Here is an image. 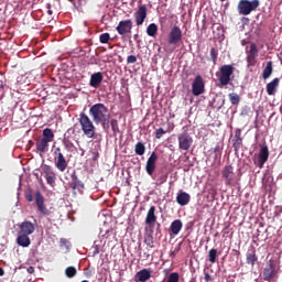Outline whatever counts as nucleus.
<instances>
[{"label": "nucleus", "instance_id": "nucleus-46", "mask_svg": "<svg viewBox=\"0 0 282 282\" xmlns=\"http://www.w3.org/2000/svg\"><path fill=\"white\" fill-rule=\"evenodd\" d=\"M127 63H128L129 65H131V64H133V63H138V57H137L135 55H129V56L127 57Z\"/></svg>", "mask_w": 282, "mask_h": 282}, {"label": "nucleus", "instance_id": "nucleus-36", "mask_svg": "<svg viewBox=\"0 0 282 282\" xmlns=\"http://www.w3.org/2000/svg\"><path fill=\"white\" fill-rule=\"evenodd\" d=\"M65 274H66L67 279H74V276H76V274H78V271L76 270V267H67L65 269Z\"/></svg>", "mask_w": 282, "mask_h": 282}, {"label": "nucleus", "instance_id": "nucleus-50", "mask_svg": "<svg viewBox=\"0 0 282 282\" xmlns=\"http://www.w3.org/2000/svg\"><path fill=\"white\" fill-rule=\"evenodd\" d=\"M26 272H28L29 274H34V267H29V268L26 269Z\"/></svg>", "mask_w": 282, "mask_h": 282}, {"label": "nucleus", "instance_id": "nucleus-51", "mask_svg": "<svg viewBox=\"0 0 282 282\" xmlns=\"http://www.w3.org/2000/svg\"><path fill=\"white\" fill-rule=\"evenodd\" d=\"M3 274H6V271L3 270V268H0V276H3Z\"/></svg>", "mask_w": 282, "mask_h": 282}, {"label": "nucleus", "instance_id": "nucleus-32", "mask_svg": "<svg viewBox=\"0 0 282 282\" xmlns=\"http://www.w3.org/2000/svg\"><path fill=\"white\" fill-rule=\"evenodd\" d=\"M143 242L148 248H155V241L153 240V234H145Z\"/></svg>", "mask_w": 282, "mask_h": 282}, {"label": "nucleus", "instance_id": "nucleus-23", "mask_svg": "<svg viewBox=\"0 0 282 282\" xmlns=\"http://www.w3.org/2000/svg\"><path fill=\"white\" fill-rule=\"evenodd\" d=\"M151 279V269H142L134 275V282H147Z\"/></svg>", "mask_w": 282, "mask_h": 282}, {"label": "nucleus", "instance_id": "nucleus-41", "mask_svg": "<svg viewBox=\"0 0 282 282\" xmlns=\"http://www.w3.org/2000/svg\"><path fill=\"white\" fill-rule=\"evenodd\" d=\"M167 282H180V273L173 272L169 275Z\"/></svg>", "mask_w": 282, "mask_h": 282}, {"label": "nucleus", "instance_id": "nucleus-40", "mask_svg": "<svg viewBox=\"0 0 282 282\" xmlns=\"http://www.w3.org/2000/svg\"><path fill=\"white\" fill-rule=\"evenodd\" d=\"M42 171L44 173V177H48L50 175H52L54 173V171L52 170V166H50V165H44L42 167Z\"/></svg>", "mask_w": 282, "mask_h": 282}, {"label": "nucleus", "instance_id": "nucleus-52", "mask_svg": "<svg viewBox=\"0 0 282 282\" xmlns=\"http://www.w3.org/2000/svg\"><path fill=\"white\" fill-rule=\"evenodd\" d=\"M226 230H228V227H225V228H224V230H223L224 235H227V234H228V231H226Z\"/></svg>", "mask_w": 282, "mask_h": 282}, {"label": "nucleus", "instance_id": "nucleus-34", "mask_svg": "<svg viewBox=\"0 0 282 282\" xmlns=\"http://www.w3.org/2000/svg\"><path fill=\"white\" fill-rule=\"evenodd\" d=\"M242 144H243V139L241 138V132H238L236 134V140L234 142L235 151H239V149H241Z\"/></svg>", "mask_w": 282, "mask_h": 282}, {"label": "nucleus", "instance_id": "nucleus-38", "mask_svg": "<svg viewBox=\"0 0 282 282\" xmlns=\"http://www.w3.org/2000/svg\"><path fill=\"white\" fill-rule=\"evenodd\" d=\"M208 259L210 263L217 262V249H210L208 252Z\"/></svg>", "mask_w": 282, "mask_h": 282}, {"label": "nucleus", "instance_id": "nucleus-47", "mask_svg": "<svg viewBox=\"0 0 282 282\" xmlns=\"http://www.w3.org/2000/svg\"><path fill=\"white\" fill-rule=\"evenodd\" d=\"M204 280H205L206 282L213 281V275H210V273H208V272H205V273H204Z\"/></svg>", "mask_w": 282, "mask_h": 282}, {"label": "nucleus", "instance_id": "nucleus-22", "mask_svg": "<svg viewBox=\"0 0 282 282\" xmlns=\"http://www.w3.org/2000/svg\"><path fill=\"white\" fill-rule=\"evenodd\" d=\"M281 83V78L275 77L270 83L267 84V94L268 96H275L276 89H279V84Z\"/></svg>", "mask_w": 282, "mask_h": 282}, {"label": "nucleus", "instance_id": "nucleus-13", "mask_svg": "<svg viewBox=\"0 0 282 282\" xmlns=\"http://www.w3.org/2000/svg\"><path fill=\"white\" fill-rule=\"evenodd\" d=\"M182 41V29L180 26L174 25L167 36V43L170 45H177Z\"/></svg>", "mask_w": 282, "mask_h": 282}, {"label": "nucleus", "instance_id": "nucleus-54", "mask_svg": "<svg viewBox=\"0 0 282 282\" xmlns=\"http://www.w3.org/2000/svg\"><path fill=\"white\" fill-rule=\"evenodd\" d=\"M175 254H177L176 251H173V252L171 253V257H175Z\"/></svg>", "mask_w": 282, "mask_h": 282}, {"label": "nucleus", "instance_id": "nucleus-42", "mask_svg": "<svg viewBox=\"0 0 282 282\" xmlns=\"http://www.w3.org/2000/svg\"><path fill=\"white\" fill-rule=\"evenodd\" d=\"M218 56H219V52H217L215 47H212L210 48V57H212L214 65L217 63Z\"/></svg>", "mask_w": 282, "mask_h": 282}, {"label": "nucleus", "instance_id": "nucleus-60", "mask_svg": "<svg viewBox=\"0 0 282 282\" xmlns=\"http://www.w3.org/2000/svg\"><path fill=\"white\" fill-rule=\"evenodd\" d=\"M220 1H227V0H220Z\"/></svg>", "mask_w": 282, "mask_h": 282}, {"label": "nucleus", "instance_id": "nucleus-11", "mask_svg": "<svg viewBox=\"0 0 282 282\" xmlns=\"http://www.w3.org/2000/svg\"><path fill=\"white\" fill-rule=\"evenodd\" d=\"M269 158H270V149H268V145H262L258 153V159L254 161L256 166L263 169Z\"/></svg>", "mask_w": 282, "mask_h": 282}, {"label": "nucleus", "instance_id": "nucleus-56", "mask_svg": "<svg viewBox=\"0 0 282 282\" xmlns=\"http://www.w3.org/2000/svg\"><path fill=\"white\" fill-rule=\"evenodd\" d=\"M86 276H87V279H89V276H91V273H87Z\"/></svg>", "mask_w": 282, "mask_h": 282}, {"label": "nucleus", "instance_id": "nucleus-25", "mask_svg": "<svg viewBox=\"0 0 282 282\" xmlns=\"http://www.w3.org/2000/svg\"><path fill=\"white\" fill-rule=\"evenodd\" d=\"M182 228H184V224L182 223V220H173L170 226V234L174 235V237H177V235H180V232L182 231Z\"/></svg>", "mask_w": 282, "mask_h": 282}, {"label": "nucleus", "instance_id": "nucleus-10", "mask_svg": "<svg viewBox=\"0 0 282 282\" xmlns=\"http://www.w3.org/2000/svg\"><path fill=\"white\" fill-rule=\"evenodd\" d=\"M131 30H133V21L131 20H121L116 26V31L120 36H127V34H131Z\"/></svg>", "mask_w": 282, "mask_h": 282}, {"label": "nucleus", "instance_id": "nucleus-53", "mask_svg": "<svg viewBox=\"0 0 282 282\" xmlns=\"http://www.w3.org/2000/svg\"><path fill=\"white\" fill-rule=\"evenodd\" d=\"M73 6H76V0H68Z\"/></svg>", "mask_w": 282, "mask_h": 282}, {"label": "nucleus", "instance_id": "nucleus-45", "mask_svg": "<svg viewBox=\"0 0 282 282\" xmlns=\"http://www.w3.org/2000/svg\"><path fill=\"white\" fill-rule=\"evenodd\" d=\"M165 133H166V131L163 128H159L154 132V135H155L156 140H160Z\"/></svg>", "mask_w": 282, "mask_h": 282}, {"label": "nucleus", "instance_id": "nucleus-5", "mask_svg": "<svg viewBox=\"0 0 282 282\" xmlns=\"http://www.w3.org/2000/svg\"><path fill=\"white\" fill-rule=\"evenodd\" d=\"M232 74H235V66L230 64H225L219 68L218 80L223 87L230 85L232 80Z\"/></svg>", "mask_w": 282, "mask_h": 282}, {"label": "nucleus", "instance_id": "nucleus-48", "mask_svg": "<svg viewBox=\"0 0 282 282\" xmlns=\"http://www.w3.org/2000/svg\"><path fill=\"white\" fill-rule=\"evenodd\" d=\"M96 254H100V247L98 246L94 247L93 256L96 257Z\"/></svg>", "mask_w": 282, "mask_h": 282}, {"label": "nucleus", "instance_id": "nucleus-14", "mask_svg": "<svg viewBox=\"0 0 282 282\" xmlns=\"http://www.w3.org/2000/svg\"><path fill=\"white\" fill-rule=\"evenodd\" d=\"M204 91H205L204 78L200 75H198L195 77L192 84V94L193 96H202Z\"/></svg>", "mask_w": 282, "mask_h": 282}, {"label": "nucleus", "instance_id": "nucleus-43", "mask_svg": "<svg viewBox=\"0 0 282 282\" xmlns=\"http://www.w3.org/2000/svg\"><path fill=\"white\" fill-rule=\"evenodd\" d=\"M45 180L50 186H54V184H56V174L53 173L52 175L46 176Z\"/></svg>", "mask_w": 282, "mask_h": 282}, {"label": "nucleus", "instance_id": "nucleus-37", "mask_svg": "<svg viewBox=\"0 0 282 282\" xmlns=\"http://www.w3.org/2000/svg\"><path fill=\"white\" fill-rule=\"evenodd\" d=\"M229 100H230L231 105H239V102H241V97H239L235 93H231V94H229Z\"/></svg>", "mask_w": 282, "mask_h": 282}, {"label": "nucleus", "instance_id": "nucleus-57", "mask_svg": "<svg viewBox=\"0 0 282 282\" xmlns=\"http://www.w3.org/2000/svg\"><path fill=\"white\" fill-rule=\"evenodd\" d=\"M174 252H176V253L180 252V248H177L176 250H174Z\"/></svg>", "mask_w": 282, "mask_h": 282}, {"label": "nucleus", "instance_id": "nucleus-27", "mask_svg": "<svg viewBox=\"0 0 282 282\" xmlns=\"http://www.w3.org/2000/svg\"><path fill=\"white\" fill-rule=\"evenodd\" d=\"M274 72V65L272 61H269L265 63V67L262 70V78L263 80H268L270 76H272V73Z\"/></svg>", "mask_w": 282, "mask_h": 282}, {"label": "nucleus", "instance_id": "nucleus-19", "mask_svg": "<svg viewBox=\"0 0 282 282\" xmlns=\"http://www.w3.org/2000/svg\"><path fill=\"white\" fill-rule=\"evenodd\" d=\"M69 184V187L73 189V191H79V192H83L85 189V183H83V181H80L78 178V175L76 174V172H73L70 174V182L68 183Z\"/></svg>", "mask_w": 282, "mask_h": 282}, {"label": "nucleus", "instance_id": "nucleus-2", "mask_svg": "<svg viewBox=\"0 0 282 282\" xmlns=\"http://www.w3.org/2000/svg\"><path fill=\"white\" fill-rule=\"evenodd\" d=\"M221 175L226 186H239V182H241V173H235L232 165H225Z\"/></svg>", "mask_w": 282, "mask_h": 282}, {"label": "nucleus", "instance_id": "nucleus-29", "mask_svg": "<svg viewBox=\"0 0 282 282\" xmlns=\"http://www.w3.org/2000/svg\"><path fill=\"white\" fill-rule=\"evenodd\" d=\"M17 243H18V246H21L22 248H28V247H30L32 241L30 240V236H28L25 234H21L17 238Z\"/></svg>", "mask_w": 282, "mask_h": 282}, {"label": "nucleus", "instance_id": "nucleus-1", "mask_svg": "<svg viewBox=\"0 0 282 282\" xmlns=\"http://www.w3.org/2000/svg\"><path fill=\"white\" fill-rule=\"evenodd\" d=\"M89 116L95 124H101V128L106 133H109V120H111V113L109 108L105 104H95L89 108Z\"/></svg>", "mask_w": 282, "mask_h": 282}, {"label": "nucleus", "instance_id": "nucleus-16", "mask_svg": "<svg viewBox=\"0 0 282 282\" xmlns=\"http://www.w3.org/2000/svg\"><path fill=\"white\" fill-rule=\"evenodd\" d=\"M257 261H259V256H257V248L251 245L246 253L247 265L254 267L257 264Z\"/></svg>", "mask_w": 282, "mask_h": 282}, {"label": "nucleus", "instance_id": "nucleus-8", "mask_svg": "<svg viewBox=\"0 0 282 282\" xmlns=\"http://www.w3.org/2000/svg\"><path fill=\"white\" fill-rule=\"evenodd\" d=\"M178 149L181 151H188L193 147V137H191V133L188 131H184L178 134Z\"/></svg>", "mask_w": 282, "mask_h": 282}, {"label": "nucleus", "instance_id": "nucleus-35", "mask_svg": "<svg viewBox=\"0 0 282 282\" xmlns=\"http://www.w3.org/2000/svg\"><path fill=\"white\" fill-rule=\"evenodd\" d=\"M148 36H155L158 34V24L151 23L147 28Z\"/></svg>", "mask_w": 282, "mask_h": 282}, {"label": "nucleus", "instance_id": "nucleus-30", "mask_svg": "<svg viewBox=\"0 0 282 282\" xmlns=\"http://www.w3.org/2000/svg\"><path fill=\"white\" fill-rule=\"evenodd\" d=\"M42 140L47 142L48 144L50 142H54V131H52L51 128H45L42 133Z\"/></svg>", "mask_w": 282, "mask_h": 282}, {"label": "nucleus", "instance_id": "nucleus-18", "mask_svg": "<svg viewBox=\"0 0 282 282\" xmlns=\"http://www.w3.org/2000/svg\"><path fill=\"white\" fill-rule=\"evenodd\" d=\"M156 162H158V153L152 152L145 163V171H147L148 175H150L151 177H153V173H155Z\"/></svg>", "mask_w": 282, "mask_h": 282}, {"label": "nucleus", "instance_id": "nucleus-24", "mask_svg": "<svg viewBox=\"0 0 282 282\" xmlns=\"http://www.w3.org/2000/svg\"><path fill=\"white\" fill-rule=\"evenodd\" d=\"M155 221H158V216L155 215V206H151L145 216L147 226H155Z\"/></svg>", "mask_w": 282, "mask_h": 282}, {"label": "nucleus", "instance_id": "nucleus-28", "mask_svg": "<svg viewBox=\"0 0 282 282\" xmlns=\"http://www.w3.org/2000/svg\"><path fill=\"white\" fill-rule=\"evenodd\" d=\"M35 147H36V151H39V153H47V151L50 150V143L47 141H45L44 139L37 140L35 143Z\"/></svg>", "mask_w": 282, "mask_h": 282}, {"label": "nucleus", "instance_id": "nucleus-55", "mask_svg": "<svg viewBox=\"0 0 282 282\" xmlns=\"http://www.w3.org/2000/svg\"><path fill=\"white\" fill-rule=\"evenodd\" d=\"M98 159V153H96L95 155H94V160H97Z\"/></svg>", "mask_w": 282, "mask_h": 282}, {"label": "nucleus", "instance_id": "nucleus-9", "mask_svg": "<svg viewBox=\"0 0 282 282\" xmlns=\"http://www.w3.org/2000/svg\"><path fill=\"white\" fill-rule=\"evenodd\" d=\"M54 162L55 166L61 173H65L67 170V160L65 159V155H63V152H61V148H56L54 151Z\"/></svg>", "mask_w": 282, "mask_h": 282}, {"label": "nucleus", "instance_id": "nucleus-15", "mask_svg": "<svg viewBox=\"0 0 282 282\" xmlns=\"http://www.w3.org/2000/svg\"><path fill=\"white\" fill-rule=\"evenodd\" d=\"M135 25L140 26L143 25L144 21H147V6L141 4L139 6V9L133 14Z\"/></svg>", "mask_w": 282, "mask_h": 282}, {"label": "nucleus", "instance_id": "nucleus-59", "mask_svg": "<svg viewBox=\"0 0 282 282\" xmlns=\"http://www.w3.org/2000/svg\"><path fill=\"white\" fill-rule=\"evenodd\" d=\"M134 39H138V34L134 35Z\"/></svg>", "mask_w": 282, "mask_h": 282}, {"label": "nucleus", "instance_id": "nucleus-21", "mask_svg": "<svg viewBox=\"0 0 282 282\" xmlns=\"http://www.w3.org/2000/svg\"><path fill=\"white\" fill-rule=\"evenodd\" d=\"M105 76L101 72H97L90 76L89 85L90 87H94V89H98L100 85H102V79Z\"/></svg>", "mask_w": 282, "mask_h": 282}, {"label": "nucleus", "instance_id": "nucleus-49", "mask_svg": "<svg viewBox=\"0 0 282 282\" xmlns=\"http://www.w3.org/2000/svg\"><path fill=\"white\" fill-rule=\"evenodd\" d=\"M25 199H26V202H34V196H32V194L28 193L25 195Z\"/></svg>", "mask_w": 282, "mask_h": 282}, {"label": "nucleus", "instance_id": "nucleus-20", "mask_svg": "<svg viewBox=\"0 0 282 282\" xmlns=\"http://www.w3.org/2000/svg\"><path fill=\"white\" fill-rule=\"evenodd\" d=\"M20 235H34V230H36V227H34V224L30 220H24L20 224Z\"/></svg>", "mask_w": 282, "mask_h": 282}, {"label": "nucleus", "instance_id": "nucleus-7", "mask_svg": "<svg viewBox=\"0 0 282 282\" xmlns=\"http://www.w3.org/2000/svg\"><path fill=\"white\" fill-rule=\"evenodd\" d=\"M246 56L248 67H254L257 65V58H259V48L256 43H251L246 47Z\"/></svg>", "mask_w": 282, "mask_h": 282}, {"label": "nucleus", "instance_id": "nucleus-58", "mask_svg": "<svg viewBox=\"0 0 282 282\" xmlns=\"http://www.w3.org/2000/svg\"><path fill=\"white\" fill-rule=\"evenodd\" d=\"M145 259H149V253L145 254Z\"/></svg>", "mask_w": 282, "mask_h": 282}, {"label": "nucleus", "instance_id": "nucleus-12", "mask_svg": "<svg viewBox=\"0 0 282 282\" xmlns=\"http://www.w3.org/2000/svg\"><path fill=\"white\" fill-rule=\"evenodd\" d=\"M35 204L37 206L39 213L43 215L44 217H48L50 215V209H47V206H45V197L43 194H41V191H37L35 193Z\"/></svg>", "mask_w": 282, "mask_h": 282}, {"label": "nucleus", "instance_id": "nucleus-26", "mask_svg": "<svg viewBox=\"0 0 282 282\" xmlns=\"http://www.w3.org/2000/svg\"><path fill=\"white\" fill-rule=\"evenodd\" d=\"M176 202L180 206H188L191 203V194L186 192H180L176 196Z\"/></svg>", "mask_w": 282, "mask_h": 282}, {"label": "nucleus", "instance_id": "nucleus-4", "mask_svg": "<svg viewBox=\"0 0 282 282\" xmlns=\"http://www.w3.org/2000/svg\"><path fill=\"white\" fill-rule=\"evenodd\" d=\"M281 268L276 265V262L273 259H270L267 261L263 272H262V279L267 282H272L274 279H279V272Z\"/></svg>", "mask_w": 282, "mask_h": 282}, {"label": "nucleus", "instance_id": "nucleus-44", "mask_svg": "<svg viewBox=\"0 0 282 282\" xmlns=\"http://www.w3.org/2000/svg\"><path fill=\"white\" fill-rule=\"evenodd\" d=\"M167 180H169V174H162V175L156 180L158 186H162V184L166 183Z\"/></svg>", "mask_w": 282, "mask_h": 282}, {"label": "nucleus", "instance_id": "nucleus-3", "mask_svg": "<svg viewBox=\"0 0 282 282\" xmlns=\"http://www.w3.org/2000/svg\"><path fill=\"white\" fill-rule=\"evenodd\" d=\"M78 122L82 127V131L86 138H94L96 135V126H94V121L87 116L85 112L79 113Z\"/></svg>", "mask_w": 282, "mask_h": 282}, {"label": "nucleus", "instance_id": "nucleus-17", "mask_svg": "<svg viewBox=\"0 0 282 282\" xmlns=\"http://www.w3.org/2000/svg\"><path fill=\"white\" fill-rule=\"evenodd\" d=\"M69 133H76V129L69 128L64 134L62 143L64 144L68 153H74L75 145H74V142H72V138L69 137Z\"/></svg>", "mask_w": 282, "mask_h": 282}, {"label": "nucleus", "instance_id": "nucleus-31", "mask_svg": "<svg viewBox=\"0 0 282 282\" xmlns=\"http://www.w3.org/2000/svg\"><path fill=\"white\" fill-rule=\"evenodd\" d=\"M134 153L135 155H144V153H147V147L144 145L143 142L135 143Z\"/></svg>", "mask_w": 282, "mask_h": 282}, {"label": "nucleus", "instance_id": "nucleus-33", "mask_svg": "<svg viewBox=\"0 0 282 282\" xmlns=\"http://www.w3.org/2000/svg\"><path fill=\"white\" fill-rule=\"evenodd\" d=\"M109 124L112 129L113 135H118V133H120V126L118 124L117 119H109Z\"/></svg>", "mask_w": 282, "mask_h": 282}, {"label": "nucleus", "instance_id": "nucleus-39", "mask_svg": "<svg viewBox=\"0 0 282 282\" xmlns=\"http://www.w3.org/2000/svg\"><path fill=\"white\" fill-rule=\"evenodd\" d=\"M110 40H111V35L109 33H102L99 35V42L102 44L109 43Z\"/></svg>", "mask_w": 282, "mask_h": 282}, {"label": "nucleus", "instance_id": "nucleus-6", "mask_svg": "<svg viewBox=\"0 0 282 282\" xmlns=\"http://www.w3.org/2000/svg\"><path fill=\"white\" fill-rule=\"evenodd\" d=\"M259 8V0H240L238 2V12L242 14V17H248Z\"/></svg>", "mask_w": 282, "mask_h": 282}]
</instances>
